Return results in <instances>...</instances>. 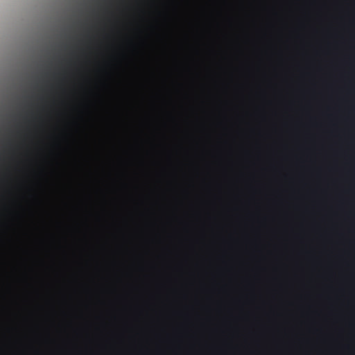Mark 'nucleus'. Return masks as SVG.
<instances>
[{"instance_id":"nucleus-1","label":"nucleus","mask_w":355,"mask_h":355,"mask_svg":"<svg viewBox=\"0 0 355 355\" xmlns=\"http://www.w3.org/2000/svg\"><path fill=\"white\" fill-rule=\"evenodd\" d=\"M173 355H178V349H173Z\"/></svg>"},{"instance_id":"nucleus-2","label":"nucleus","mask_w":355,"mask_h":355,"mask_svg":"<svg viewBox=\"0 0 355 355\" xmlns=\"http://www.w3.org/2000/svg\"><path fill=\"white\" fill-rule=\"evenodd\" d=\"M179 355H180V349H179Z\"/></svg>"}]
</instances>
